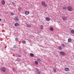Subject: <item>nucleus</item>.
Here are the masks:
<instances>
[{"instance_id": "obj_1", "label": "nucleus", "mask_w": 74, "mask_h": 74, "mask_svg": "<svg viewBox=\"0 0 74 74\" xmlns=\"http://www.w3.org/2000/svg\"><path fill=\"white\" fill-rule=\"evenodd\" d=\"M0 69L3 72H4V73L5 72V71H6V69H5V68L4 67L1 68Z\"/></svg>"}, {"instance_id": "obj_2", "label": "nucleus", "mask_w": 74, "mask_h": 74, "mask_svg": "<svg viewBox=\"0 0 74 74\" xmlns=\"http://www.w3.org/2000/svg\"><path fill=\"white\" fill-rule=\"evenodd\" d=\"M68 10L69 11H73V8L71 6H68Z\"/></svg>"}, {"instance_id": "obj_3", "label": "nucleus", "mask_w": 74, "mask_h": 74, "mask_svg": "<svg viewBox=\"0 0 74 74\" xmlns=\"http://www.w3.org/2000/svg\"><path fill=\"white\" fill-rule=\"evenodd\" d=\"M42 4L43 6H44L45 7H47V5L46 4H45V2L42 1Z\"/></svg>"}, {"instance_id": "obj_4", "label": "nucleus", "mask_w": 74, "mask_h": 74, "mask_svg": "<svg viewBox=\"0 0 74 74\" xmlns=\"http://www.w3.org/2000/svg\"><path fill=\"white\" fill-rule=\"evenodd\" d=\"M36 73L37 74H41V71H39V70L37 68H36Z\"/></svg>"}, {"instance_id": "obj_5", "label": "nucleus", "mask_w": 74, "mask_h": 74, "mask_svg": "<svg viewBox=\"0 0 74 74\" xmlns=\"http://www.w3.org/2000/svg\"><path fill=\"white\" fill-rule=\"evenodd\" d=\"M60 53L61 55H62L63 56L66 55V54L63 51L60 52Z\"/></svg>"}, {"instance_id": "obj_6", "label": "nucleus", "mask_w": 74, "mask_h": 74, "mask_svg": "<svg viewBox=\"0 0 74 74\" xmlns=\"http://www.w3.org/2000/svg\"><path fill=\"white\" fill-rule=\"evenodd\" d=\"M62 18L63 21H66V20H67V18H66V17L63 16Z\"/></svg>"}, {"instance_id": "obj_7", "label": "nucleus", "mask_w": 74, "mask_h": 74, "mask_svg": "<svg viewBox=\"0 0 74 74\" xmlns=\"http://www.w3.org/2000/svg\"><path fill=\"white\" fill-rule=\"evenodd\" d=\"M1 3L2 5H4V4H5V1L3 0L2 1Z\"/></svg>"}, {"instance_id": "obj_8", "label": "nucleus", "mask_w": 74, "mask_h": 74, "mask_svg": "<svg viewBox=\"0 0 74 74\" xmlns=\"http://www.w3.org/2000/svg\"><path fill=\"white\" fill-rule=\"evenodd\" d=\"M65 71H69V69L68 68H65Z\"/></svg>"}, {"instance_id": "obj_9", "label": "nucleus", "mask_w": 74, "mask_h": 74, "mask_svg": "<svg viewBox=\"0 0 74 74\" xmlns=\"http://www.w3.org/2000/svg\"><path fill=\"white\" fill-rule=\"evenodd\" d=\"M25 14L26 15H28L29 14V12L28 11H26L25 12Z\"/></svg>"}, {"instance_id": "obj_10", "label": "nucleus", "mask_w": 74, "mask_h": 74, "mask_svg": "<svg viewBox=\"0 0 74 74\" xmlns=\"http://www.w3.org/2000/svg\"><path fill=\"white\" fill-rule=\"evenodd\" d=\"M46 20L47 21H50V19L48 17H47L46 18Z\"/></svg>"}, {"instance_id": "obj_11", "label": "nucleus", "mask_w": 74, "mask_h": 74, "mask_svg": "<svg viewBox=\"0 0 74 74\" xmlns=\"http://www.w3.org/2000/svg\"><path fill=\"white\" fill-rule=\"evenodd\" d=\"M49 29L52 32H53V28L52 27H50Z\"/></svg>"}, {"instance_id": "obj_12", "label": "nucleus", "mask_w": 74, "mask_h": 74, "mask_svg": "<svg viewBox=\"0 0 74 74\" xmlns=\"http://www.w3.org/2000/svg\"><path fill=\"white\" fill-rule=\"evenodd\" d=\"M14 20L16 21H19L18 18H17V17H15Z\"/></svg>"}, {"instance_id": "obj_13", "label": "nucleus", "mask_w": 74, "mask_h": 74, "mask_svg": "<svg viewBox=\"0 0 74 74\" xmlns=\"http://www.w3.org/2000/svg\"><path fill=\"white\" fill-rule=\"evenodd\" d=\"M30 56L31 57H33L34 56V54L33 53H30Z\"/></svg>"}, {"instance_id": "obj_14", "label": "nucleus", "mask_w": 74, "mask_h": 74, "mask_svg": "<svg viewBox=\"0 0 74 74\" xmlns=\"http://www.w3.org/2000/svg\"><path fill=\"white\" fill-rule=\"evenodd\" d=\"M14 25L15 26H19V24H18L17 23H16Z\"/></svg>"}, {"instance_id": "obj_15", "label": "nucleus", "mask_w": 74, "mask_h": 74, "mask_svg": "<svg viewBox=\"0 0 74 74\" xmlns=\"http://www.w3.org/2000/svg\"><path fill=\"white\" fill-rule=\"evenodd\" d=\"M58 48L60 49V50H62V47L61 46H60L58 47Z\"/></svg>"}, {"instance_id": "obj_16", "label": "nucleus", "mask_w": 74, "mask_h": 74, "mask_svg": "<svg viewBox=\"0 0 74 74\" xmlns=\"http://www.w3.org/2000/svg\"><path fill=\"white\" fill-rule=\"evenodd\" d=\"M62 8L64 10H67V7H65L64 6Z\"/></svg>"}, {"instance_id": "obj_17", "label": "nucleus", "mask_w": 74, "mask_h": 74, "mask_svg": "<svg viewBox=\"0 0 74 74\" xmlns=\"http://www.w3.org/2000/svg\"><path fill=\"white\" fill-rule=\"evenodd\" d=\"M71 33H72V34H74V30H72L71 31Z\"/></svg>"}, {"instance_id": "obj_18", "label": "nucleus", "mask_w": 74, "mask_h": 74, "mask_svg": "<svg viewBox=\"0 0 74 74\" xmlns=\"http://www.w3.org/2000/svg\"><path fill=\"white\" fill-rule=\"evenodd\" d=\"M68 41L69 42H71V40L70 39H68Z\"/></svg>"}, {"instance_id": "obj_19", "label": "nucleus", "mask_w": 74, "mask_h": 74, "mask_svg": "<svg viewBox=\"0 0 74 74\" xmlns=\"http://www.w3.org/2000/svg\"><path fill=\"white\" fill-rule=\"evenodd\" d=\"M37 61H38V62H41V59L40 58H38Z\"/></svg>"}, {"instance_id": "obj_20", "label": "nucleus", "mask_w": 74, "mask_h": 74, "mask_svg": "<svg viewBox=\"0 0 74 74\" xmlns=\"http://www.w3.org/2000/svg\"><path fill=\"white\" fill-rule=\"evenodd\" d=\"M27 27H32V26H31V25H29V24H27Z\"/></svg>"}, {"instance_id": "obj_21", "label": "nucleus", "mask_w": 74, "mask_h": 74, "mask_svg": "<svg viewBox=\"0 0 74 74\" xmlns=\"http://www.w3.org/2000/svg\"><path fill=\"white\" fill-rule=\"evenodd\" d=\"M61 46L63 48H64L65 47V46L64 45V44H62L61 45Z\"/></svg>"}, {"instance_id": "obj_22", "label": "nucleus", "mask_w": 74, "mask_h": 74, "mask_svg": "<svg viewBox=\"0 0 74 74\" xmlns=\"http://www.w3.org/2000/svg\"><path fill=\"white\" fill-rule=\"evenodd\" d=\"M35 63L36 64V65H38V62L37 61H36L35 62Z\"/></svg>"}, {"instance_id": "obj_23", "label": "nucleus", "mask_w": 74, "mask_h": 74, "mask_svg": "<svg viewBox=\"0 0 74 74\" xmlns=\"http://www.w3.org/2000/svg\"><path fill=\"white\" fill-rule=\"evenodd\" d=\"M43 29V25H40V29Z\"/></svg>"}, {"instance_id": "obj_24", "label": "nucleus", "mask_w": 74, "mask_h": 74, "mask_svg": "<svg viewBox=\"0 0 74 74\" xmlns=\"http://www.w3.org/2000/svg\"><path fill=\"white\" fill-rule=\"evenodd\" d=\"M53 71H54V72H56V70L55 69H53Z\"/></svg>"}, {"instance_id": "obj_25", "label": "nucleus", "mask_w": 74, "mask_h": 74, "mask_svg": "<svg viewBox=\"0 0 74 74\" xmlns=\"http://www.w3.org/2000/svg\"><path fill=\"white\" fill-rule=\"evenodd\" d=\"M15 40L16 41H19V40L17 38H15Z\"/></svg>"}, {"instance_id": "obj_26", "label": "nucleus", "mask_w": 74, "mask_h": 74, "mask_svg": "<svg viewBox=\"0 0 74 74\" xmlns=\"http://www.w3.org/2000/svg\"><path fill=\"white\" fill-rule=\"evenodd\" d=\"M23 42L24 44H25L26 43V41L25 40H23Z\"/></svg>"}, {"instance_id": "obj_27", "label": "nucleus", "mask_w": 74, "mask_h": 74, "mask_svg": "<svg viewBox=\"0 0 74 74\" xmlns=\"http://www.w3.org/2000/svg\"><path fill=\"white\" fill-rule=\"evenodd\" d=\"M10 14L11 15H14V13L12 12Z\"/></svg>"}, {"instance_id": "obj_28", "label": "nucleus", "mask_w": 74, "mask_h": 74, "mask_svg": "<svg viewBox=\"0 0 74 74\" xmlns=\"http://www.w3.org/2000/svg\"><path fill=\"white\" fill-rule=\"evenodd\" d=\"M13 71H15V68H13Z\"/></svg>"}, {"instance_id": "obj_29", "label": "nucleus", "mask_w": 74, "mask_h": 74, "mask_svg": "<svg viewBox=\"0 0 74 74\" xmlns=\"http://www.w3.org/2000/svg\"><path fill=\"white\" fill-rule=\"evenodd\" d=\"M18 56L19 57H21V55H19Z\"/></svg>"}, {"instance_id": "obj_30", "label": "nucleus", "mask_w": 74, "mask_h": 74, "mask_svg": "<svg viewBox=\"0 0 74 74\" xmlns=\"http://www.w3.org/2000/svg\"><path fill=\"white\" fill-rule=\"evenodd\" d=\"M0 21H1V19L0 18Z\"/></svg>"}]
</instances>
